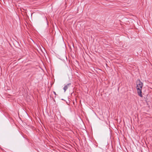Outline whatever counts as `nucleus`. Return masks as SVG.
Masks as SVG:
<instances>
[{"instance_id":"1","label":"nucleus","mask_w":152,"mask_h":152,"mask_svg":"<svg viewBox=\"0 0 152 152\" xmlns=\"http://www.w3.org/2000/svg\"><path fill=\"white\" fill-rule=\"evenodd\" d=\"M137 92L138 95L140 97H142V90L143 86V84L140 79H138L136 82Z\"/></svg>"},{"instance_id":"2","label":"nucleus","mask_w":152,"mask_h":152,"mask_svg":"<svg viewBox=\"0 0 152 152\" xmlns=\"http://www.w3.org/2000/svg\"><path fill=\"white\" fill-rule=\"evenodd\" d=\"M71 85V83H68L67 85H65L63 89L64 92H65L66 90L68 89V86Z\"/></svg>"},{"instance_id":"3","label":"nucleus","mask_w":152,"mask_h":152,"mask_svg":"<svg viewBox=\"0 0 152 152\" xmlns=\"http://www.w3.org/2000/svg\"><path fill=\"white\" fill-rule=\"evenodd\" d=\"M53 93H54V94L55 95H56V92H55L54 91V92H53Z\"/></svg>"}]
</instances>
